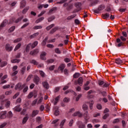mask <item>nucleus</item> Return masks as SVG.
<instances>
[{
  "label": "nucleus",
  "mask_w": 128,
  "mask_h": 128,
  "mask_svg": "<svg viewBox=\"0 0 128 128\" xmlns=\"http://www.w3.org/2000/svg\"><path fill=\"white\" fill-rule=\"evenodd\" d=\"M54 24H52L48 26H47L46 28V30H50V28H54Z\"/></svg>",
  "instance_id": "nucleus-33"
},
{
  "label": "nucleus",
  "mask_w": 128,
  "mask_h": 128,
  "mask_svg": "<svg viewBox=\"0 0 128 128\" xmlns=\"http://www.w3.org/2000/svg\"><path fill=\"white\" fill-rule=\"evenodd\" d=\"M40 112H44V105H41L40 108Z\"/></svg>",
  "instance_id": "nucleus-62"
},
{
  "label": "nucleus",
  "mask_w": 128,
  "mask_h": 128,
  "mask_svg": "<svg viewBox=\"0 0 128 128\" xmlns=\"http://www.w3.org/2000/svg\"><path fill=\"white\" fill-rule=\"evenodd\" d=\"M102 16L104 20H108L110 18V14L108 13H106L102 14Z\"/></svg>",
  "instance_id": "nucleus-20"
},
{
  "label": "nucleus",
  "mask_w": 128,
  "mask_h": 128,
  "mask_svg": "<svg viewBox=\"0 0 128 128\" xmlns=\"http://www.w3.org/2000/svg\"><path fill=\"white\" fill-rule=\"evenodd\" d=\"M54 18H56V17L54 16L48 18V22H52V20H54Z\"/></svg>",
  "instance_id": "nucleus-42"
},
{
  "label": "nucleus",
  "mask_w": 128,
  "mask_h": 128,
  "mask_svg": "<svg viewBox=\"0 0 128 128\" xmlns=\"http://www.w3.org/2000/svg\"><path fill=\"white\" fill-rule=\"evenodd\" d=\"M89 2H91V4H90V6H96L97 4H98V0H95L93 1L92 0H88Z\"/></svg>",
  "instance_id": "nucleus-11"
},
{
  "label": "nucleus",
  "mask_w": 128,
  "mask_h": 128,
  "mask_svg": "<svg viewBox=\"0 0 128 128\" xmlns=\"http://www.w3.org/2000/svg\"><path fill=\"white\" fill-rule=\"evenodd\" d=\"M38 41L34 42L32 44H31L32 48H36V46H38Z\"/></svg>",
  "instance_id": "nucleus-22"
},
{
  "label": "nucleus",
  "mask_w": 128,
  "mask_h": 128,
  "mask_svg": "<svg viewBox=\"0 0 128 128\" xmlns=\"http://www.w3.org/2000/svg\"><path fill=\"white\" fill-rule=\"evenodd\" d=\"M26 6V2H24L23 3H22L20 6V8H24Z\"/></svg>",
  "instance_id": "nucleus-61"
},
{
  "label": "nucleus",
  "mask_w": 128,
  "mask_h": 128,
  "mask_svg": "<svg viewBox=\"0 0 128 128\" xmlns=\"http://www.w3.org/2000/svg\"><path fill=\"white\" fill-rule=\"evenodd\" d=\"M14 72L12 73V74H11V76H16V74H18V70H15V71H13Z\"/></svg>",
  "instance_id": "nucleus-51"
},
{
  "label": "nucleus",
  "mask_w": 128,
  "mask_h": 128,
  "mask_svg": "<svg viewBox=\"0 0 128 128\" xmlns=\"http://www.w3.org/2000/svg\"><path fill=\"white\" fill-rule=\"evenodd\" d=\"M73 116H78V118H82V114L80 112H76L73 114Z\"/></svg>",
  "instance_id": "nucleus-9"
},
{
  "label": "nucleus",
  "mask_w": 128,
  "mask_h": 128,
  "mask_svg": "<svg viewBox=\"0 0 128 128\" xmlns=\"http://www.w3.org/2000/svg\"><path fill=\"white\" fill-rule=\"evenodd\" d=\"M76 14L71 15L70 16H68L67 18V20H72V18H76Z\"/></svg>",
  "instance_id": "nucleus-23"
},
{
  "label": "nucleus",
  "mask_w": 128,
  "mask_h": 128,
  "mask_svg": "<svg viewBox=\"0 0 128 128\" xmlns=\"http://www.w3.org/2000/svg\"><path fill=\"white\" fill-rule=\"evenodd\" d=\"M26 66H24L21 68L20 72H21L22 74H24V72H26Z\"/></svg>",
  "instance_id": "nucleus-37"
},
{
  "label": "nucleus",
  "mask_w": 128,
  "mask_h": 128,
  "mask_svg": "<svg viewBox=\"0 0 128 128\" xmlns=\"http://www.w3.org/2000/svg\"><path fill=\"white\" fill-rule=\"evenodd\" d=\"M44 20V18L42 17L36 20L35 22L36 24H38L39 22H42V20Z\"/></svg>",
  "instance_id": "nucleus-24"
},
{
  "label": "nucleus",
  "mask_w": 128,
  "mask_h": 128,
  "mask_svg": "<svg viewBox=\"0 0 128 128\" xmlns=\"http://www.w3.org/2000/svg\"><path fill=\"white\" fill-rule=\"evenodd\" d=\"M16 29V26H12L8 30V32H12Z\"/></svg>",
  "instance_id": "nucleus-41"
},
{
  "label": "nucleus",
  "mask_w": 128,
  "mask_h": 128,
  "mask_svg": "<svg viewBox=\"0 0 128 128\" xmlns=\"http://www.w3.org/2000/svg\"><path fill=\"white\" fill-rule=\"evenodd\" d=\"M32 46V43L28 44L26 48V52H30V47Z\"/></svg>",
  "instance_id": "nucleus-21"
},
{
  "label": "nucleus",
  "mask_w": 128,
  "mask_h": 128,
  "mask_svg": "<svg viewBox=\"0 0 128 128\" xmlns=\"http://www.w3.org/2000/svg\"><path fill=\"white\" fill-rule=\"evenodd\" d=\"M96 108H97L98 110H102V104H97Z\"/></svg>",
  "instance_id": "nucleus-63"
},
{
  "label": "nucleus",
  "mask_w": 128,
  "mask_h": 128,
  "mask_svg": "<svg viewBox=\"0 0 128 128\" xmlns=\"http://www.w3.org/2000/svg\"><path fill=\"white\" fill-rule=\"evenodd\" d=\"M18 96H20V92H18L16 94L12 97V98H14V100L16 98H18Z\"/></svg>",
  "instance_id": "nucleus-48"
},
{
  "label": "nucleus",
  "mask_w": 128,
  "mask_h": 128,
  "mask_svg": "<svg viewBox=\"0 0 128 128\" xmlns=\"http://www.w3.org/2000/svg\"><path fill=\"white\" fill-rule=\"evenodd\" d=\"M104 8H106V6L104 4H100L97 9L94 10V12L95 14H100V12L102 10H104Z\"/></svg>",
  "instance_id": "nucleus-2"
},
{
  "label": "nucleus",
  "mask_w": 128,
  "mask_h": 128,
  "mask_svg": "<svg viewBox=\"0 0 128 128\" xmlns=\"http://www.w3.org/2000/svg\"><path fill=\"white\" fill-rule=\"evenodd\" d=\"M82 98V94H80L76 98V102H78L80 100V98Z\"/></svg>",
  "instance_id": "nucleus-60"
},
{
  "label": "nucleus",
  "mask_w": 128,
  "mask_h": 128,
  "mask_svg": "<svg viewBox=\"0 0 128 128\" xmlns=\"http://www.w3.org/2000/svg\"><path fill=\"white\" fill-rule=\"evenodd\" d=\"M20 62V60L18 59H13L11 60V62H12V64H16V62L18 64V62Z\"/></svg>",
  "instance_id": "nucleus-28"
},
{
  "label": "nucleus",
  "mask_w": 128,
  "mask_h": 128,
  "mask_svg": "<svg viewBox=\"0 0 128 128\" xmlns=\"http://www.w3.org/2000/svg\"><path fill=\"white\" fill-rule=\"evenodd\" d=\"M39 112H40L38 111V110H33L32 113V118H34V116H36L38 114Z\"/></svg>",
  "instance_id": "nucleus-15"
},
{
  "label": "nucleus",
  "mask_w": 128,
  "mask_h": 128,
  "mask_svg": "<svg viewBox=\"0 0 128 128\" xmlns=\"http://www.w3.org/2000/svg\"><path fill=\"white\" fill-rule=\"evenodd\" d=\"M54 110H55V111L54 112V116H60V111L58 110V107H54Z\"/></svg>",
  "instance_id": "nucleus-10"
},
{
  "label": "nucleus",
  "mask_w": 128,
  "mask_h": 128,
  "mask_svg": "<svg viewBox=\"0 0 128 128\" xmlns=\"http://www.w3.org/2000/svg\"><path fill=\"white\" fill-rule=\"evenodd\" d=\"M6 124H8L7 122H4L3 124H1L0 125V128H4V126H6Z\"/></svg>",
  "instance_id": "nucleus-52"
},
{
  "label": "nucleus",
  "mask_w": 128,
  "mask_h": 128,
  "mask_svg": "<svg viewBox=\"0 0 128 128\" xmlns=\"http://www.w3.org/2000/svg\"><path fill=\"white\" fill-rule=\"evenodd\" d=\"M6 64H8V62H1L0 67L1 68H4V66H6Z\"/></svg>",
  "instance_id": "nucleus-38"
},
{
  "label": "nucleus",
  "mask_w": 128,
  "mask_h": 128,
  "mask_svg": "<svg viewBox=\"0 0 128 128\" xmlns=\"http://www.w3.org/2000/svg\"><path fill=\"white\" fill-rule=\"evenodd\" d=\"M8 24V20H4L0 26V28H4Z\"/></svg>",
  "instance_id": "nucleus-18"
},
{
  "label": "nucleus",
  "mask_w": 128,
  "mask_h": 128,
  "mask_svg": "<svg viewBox=\"0 0 128 128\" xmlns=\"http://www.w3.org/2000/svg\"><path fill=\"white\" fill-rule=\"evenodd\" d=\"M74 6L77 8H80L82 6V4L80 2H77L75 4Z\"/></svg>",
  "instance_id": "nucleus-40"
},
{
  "label": "nucleus",
  "mask_w": 128,
  "mask_h": 128,
  "mask_svg": "<svg viewBox=\"0 0 128 128\" xmlns=\"http://www.w3.org/2000/svg\"><path fill=\"white\" fill-rule=\"evenodd\" d=\"M28 90V86L25 85V86H24V88L22 90V92H24V94H26V92Z\"/></svg>",
  "instance_id": "nucleus-32"
},
{
  "label": "nucleus",
  "mask_w": 128,
  "mask_h": 128,
  "mask_svg": "<svg viewBox=\"0 0 128 128\" xmlns=\"http://www.w3.org/2000/svg\"><path fill=\"white\" fill-rule=\"evenodd\" d=\"M102 96H107V94L106 92L104 91V92H100V93Z\"/></svg>",
  "instance_id": "nucleus-50"
},
{
  "label": "nucleus",
  "mask_w": 128,
  "mask_h": 128,
  "mask_svg": "<svg viewBox=\"0 0 128 128\" xmlns=\"http://www.w3.org/2000/svg\"><path fill=\"white\" fill-rule=\"evenodd\" d=\"M14 114H12V111H9L7 114V117L8 118H12Z\"/></svg>",
  "instance_id": "nucleus-26"
},
{
  "label": "nucleus",
  "mask_w": 128,
  "mask_h": 128,
  "mask_svg": "<svg viewBox=\"0 0 128 128\" xmlns=\"http://www.w3.org/2000/svg\"><path fill=\"white\" fill-rule=\"evenodd\" d=\"M68 2V0H61L60 2H57V4H64V2Z\"/></svg>",
  "instance_id": "nucleus-55"
},
{
  "label": "nucleus",
  "mask_w": 128,
  "mask_h": 128,
  "mask_svg": "<svg viewBox=\"0 0 128 128\" xmlns=\"http://www.w3.org/2000/svg\"><path fill=\"white\" fill-rule=\"evenodd\" d=\"M38 52H40L38 49H35L32 51L30 52V56H36Z\"/></svg>",
  "instance_id": "nucleus-5"
},
{
  "label": "nucleus",
  "mask_w": 128,
  "mask_h": 128,
  "mask_svg": "<svg viewBox=\"0 0 128 128\" xmlns=\"http://www.w3.org/2000/svg\"><path fill=\"white\" fill-rule=\"evenodd\" d=\"M60 96H58L55 98V102H54V106H56V104H58V100H60Z\"/></svg>",
  "instance_id": "nucleus-27"
},
{
  "label": "nucleus",
  "mask_w": 128,
  "mask_h": 128,
  "mask_svg": "<svg viewBox=\"0 0 128 128\" xmlns=\"http://www.w3.org/2000/svg\"><path fill=\"white\" fill-rule=\"evenodd\" d=\"M42 84L44 88H46V90H48L50 88V84H48V82H42Z\"/></svg>",
  "instance_id": "nucleus-8"
},
{
  "label": "nucleus",
  "mask_w": 128,
  "mask_h": 128,
  "mask_svg": "<svg viewBox=\"0 0 128 128\" xmlns=\"http://www.w3.org/2000/svg\"><path fill=\"white\" fill-rule=\"evenodd\" d=\"M26 86V84H22L21 82H18L15 86V90H22V88H24Z\"/></svg>",
  "instance_id": "nucleus-1"
},
{
  "label": "nucleus",
  "mask_w": 128,
  "mask_h": 128,
  "mask_svg": "<svg viewBox=\"0 0 128 128\" xmlns=\"http://www.w3.org/2000/svg\"><path fill=\"white\" fill-rule=\"evenodd\" d=\"M33 80L36 84H38V82H40V77H38V76H34Z\"/></svg>",
  "instance_id": "nucleus-6"
},
{
  "label": "nucleus",
  "mask_w": 128,
  "mask_h": 128,
  "mask_svg": "<svg viewBox=\"0 0 128 128\" xmlns=\"http://www.w3.org/2000/svg\"><path fill=\"white\" fill-rule=\"evenodd\" d=\"M84 118L85 120L84 124H86L88 122V120H90V116L88 115V111L84 113Z\"/></svg>",
  "instance_id": "nucleus-3"
},
{
  "label": "nucleus",
  "mask_w": 128,
  "mask_h": 128,
  "mask_svg": "<svg viewBox=\"0 0 128 128\" xmlns=\"http://www.w3.org/2000/svg\"><path fill=\"white\" fill-rule=\"evenodd\" d=\"M64 102H70V98H68L66 97L64 99Z\"/></svg>",
  "instance_id": "nucleus-59"
},
{
  "label": "nucleus",
  "mask_w": 128,
  "mask_h": 128,
  "mask_svg": "<svg viewBox=\"0 0 128 128\" xmlns=\"http://www.w3.org/2000/svg\"><path fill=\"white\" fill-rule=\"evenodd\" d=\"M78 82L80 86H82V82H84V79H82V78H79L78 80Z\"/></svg>",
  "instance_id": "nucleus-19"
},
{
  "label": "nucleus",
  "mask_w": 128,
  "mask_h": 128,
  "mask_svg": "<svg viewBox=\"0 0 128 128\" xmlns=\"http://www.w3.org/2000/svg\"><path fill=\"white\" fill-rule=\"evenodd\" d=\"M20 46H22V43H18L14 49V52L18 50Z\"/></svg>",
  "instance_id": "nucleus-29"
},
{
  "label": "nucleus",
  "mask_w": 128,
  "mask_h": 128,
  "mask_svg": "<svg viewBox=\"0 0 128 128\" xmlns=\"http://www.w3.org/2000/svg\"><path fill=\"white\" fill-rule=\"evenodd\" d=\"M46 56V53L44 52H43L41 53L40 55V58L42 60H46L45 56Z\"/></svg>",
  "instance_id": "nucleus-16"
},
{
  "label": "nucleus",
  "mask_w": 128,
  "mask_h": 128,
  "mask_svg": "<svg viewBox=\"0 0 128 128\" xmlns=\"http://www.w3.org/2000/svg\"><path fill=\"white\" fill-rule=\"evenodd\" d=\"M22 18H24L23 16L20 17L14 21V22L16 24H18V22H20Z\"/></svg>",
  "instance_id": "nucleus-35"
},
{
  "label": "nucleus",
  "mask_w": 128,
  "mask_h": 128,
  "mask_svg": "<svg viewBox=\"0 0 128 128\" xmlns=\"http://www.w3.org/2000/svg\"><path fill=\"white\" fill-rule=\"evenodd\" d=\"M14 110L15 112H20V110H22V108H20V105H18L17 106H16L14 108Z\"/></svg>",
  "instance_id": "nucleus-12"
},
{
  "label": "nucleus",
  "mask_w": 128,
  "mask_h": 128,
  "mask_svg": "<svg viewBox=\"0 0 128 128\" xmlns=\"http://www.w3.org/2000/svg\"><path fill=\"white\" fill-rule=\"evenodd\" d=\"M78 76H80V74H78V73H75L74 74V78H78Z\"/></svg>",
  "instance_id": "nucleus-56"
},
{
  "label": "nucleus",
  "mask_w": 128,
  "mask_h": 128,
  "mask_svg": "<svg viewBox=\"0 0 128 128\" xmlns=\"http://www.w3.org/2000/svg\"><path fill=\"white\" fill-rule=\"evenodd\" d=\"M66 120L64 119L62 121L60 125L61 128H62V126H64V122H66Z\"/></svg>",
  "instance_id": "nucleus-45"
},
{
  "label": "nucleus",
  "mask_w": 128,
  "mask_h": 128,
  "mask_svg": "<svg viewBox=\"0 0 128 128\" xmlns=\"http://www.w3.org/2000/svg\"><path fill=\"white\" fill-rule=\"evenodd\" d=\"M34 92H30L28 96V98H32L34 96Z\"/></svg>",
  "instance_id": "nucleus-34"
},
{
  "label": "nucleus",
  "mask_w": 128,
  "mask_h": 128,
  "mask_svg": "<svg viewBox=\"0 0 128 128\" xmlns=\"http://www.w3.org/2000/svg\"><path fill=\"white\" fill-rule=\"evenodd\" d=\"M64 68H66V65L64 64H62L58 66V70H60V72H62L64 70Z\"/></svg>",
  "instance_id": "nucleus-14"
},
{
  "label": "nucleus",
  "mask_w": 128,
  "mask_h": 128,
  "mask_svg": "<svg viewBox=\"0 0 128 128\" xmlns=\"http://www.w3.org/2000/svg\"><path fill=\"white\" fill-rule=\"evenodd\" d=\"M10 88V85L8 84V85H5L2 86V88L4 90H6V88Z\"/></svg>",
  "instance_id": "nucleus-49"
},
{
  "label": "nucleus",
  "mask_w": 128,
  "mask_h": 128,
  "mask_svg": "<svg viewBox=\"0 0 128 128\" xmlns=\"http://www.w3.org/2000/svg\"><path fill=\"white\" fill-rule=\"evenodd\" d=\"M10 101H6L5 104L6 108H10Z\"/></svg>",
  "instance_id": "nucleus-36"
},
{
  "label": "nucleus",
  "mask_w": 128,
  "mask_h": 128,
  "mask_svg": "<svg viewBox=\"0 0 128 128\" xmlns=\"http://www.w3.org/2000/svg\"><path fill=\"white\" fill-rule=\"evenodd\" d=\"M55 52H56V54H61L60 51V49L58 48H56L55 49Z\"/></svg>",
  "instance_id": "nucleus-64"
},
{
  "label": "nucleus",
  "mask_w": 128,
  "mask_h": 128,
  "mask_svg": "<svg viewBox=\"0 0 128 128\" xmlns=\"http://www.w3.org/2000/svg\"><path fill=\"white\" fill-rule=\"evenodd\" d=\"M56 30H58V27L56 26L52 29L50 32V34H54V32H56Z\"/></svg>",
  "instance_id": "nucleus-13"
},
{
  "label": "nucleus",
  "mask_w": 128,
  "mask_h": 128,
  "mask_svg": "<svg viewBox=\"0 0 128 128\" xmlns=\"http://www.w3.org/2000/svg\"><path fill=\"white\" fill-rule=\"evenodd\" d=\"M74 6V5H72V4H70L69 5H68V6L66 7V10H72V6Z\"/></svg>",
  "instance_id": "nucleus-39"
},
{
  "label": "nucleus",
  "mask_w": 128,
  "mask_h": 128,
  "mask_svg": "<svg viewBox=\"0 0 128 128\" xmlns=\"http://www.w3.org/2000/svg\"><path fill=\"white\" fill-rule=\"evenodd\" d=\"M39 73L42 78H44V72L40 70Z\"/></svg>",
  "instance_id": "nucleus-57"
},
{
  "label": "nucleus",
  "mask_w": 128,
  "mask_h": 128,
  "mask_svg": "<svg viewBox=\"0 0 128 128\" xmlns=\"http://www.w3.org/2000/svg\"><path fill=\"white\" fill-rule=\"evenodd\" d=\"M48 36H46L43 40L42 43V46H44L46 44V42H48Z\"/></svg>",
  "instance_id": "nucleus-17"
},
{
  "label": "nucleus",
  "mask_w": 128,
  "mask_h": 128,
  "mask_svg": "<svg viewBox=\"0 0 128 128\" xmlns=\"http://www.w3.org/2000/svg\"><path fill=\"white\" fill-rule=\"evenodd\" d=\"M6 118V111H2L0 113V118L1 120H4Z\"/></svg>",
  "instance_id": "nucleus-4"
},
{
  "label": "nucleus",
  "mask_w": 128,
  "mask_h": 128,
  "mask_svg": "<svg viewBox=\"0 0 128 128\" xmlns=\"http://www.w3.org/2000/svg\"><path fill=\"white\" fill-rule=\"evenodd\" d=\"M115 62L116 64H122V60L120 58L116 59Z\"/></svg>",
  "instance_id": "nucleus-25"
},
{
  "label": "nucleus",
  "mask_w": 128,
  "mask_h": 128,
  "mask_svg": "<svg viewBox=\"0 0 128 128\" xmlns=\"http://www.w3.org/2000/svg\"><path fill=\"white\" fill-rule=\"evenodd\" d=\"M22 38H18L16 39L15 40H14V44H16V42H22Z\"/></svg>",
  "instance_id": "nucleus-43"
},
{
  "label": "nucleus",
  "mask_w": 128,
  "mask_h": 128,
  "mask_svg": "<svg viewBox=\"0 0 128 128\" xmlns=\"http://www.w3.org/2000/svg\"><path fill=\"white\" fill-rule=\"evenodd\" d=\"M30 64H34V66H38V62H36V60H32L31 61H30Z\"/></svg>",
  "instance_id": "nucleus-31"
},
{
  "label": "nucleus",
  "mask_w": 128,
  "mask_h": 128,
  "mask_svg": "<svg viewBox=\"0 0 128 128\" xmlns=\"http://www.w3.org/2000/svg\"><path fill=\"white\" fill-rule=\"evenodd\" d=\"M46 46L49 48H54V44H48L46 45Z\"/></svg>",
  "instance_id": "nucleus-54"
},
{
  "label": "nucleus",
  "mask_w": 128,
  "mask_h": 128,
  "mask_svg": "<svg viewBox=\"0 0 128 128\" xmlns=\"http://www.w3.org/2000/svg\"><path fill=\"white\" fill-rule=\"evenodd\" d=\"M110 84L108 82H104V84H103L102 88H108V86H109Z\"/></svg>",
  "instance_id": "nucleus-47"
},
{
  "label": "nucleus",
  "mask_w": 128,
  "mask_h": 128,
  "mask_svg": "<svg viewBox=\"0 0 128 128\" xmlns=\"http://www.w3.org/2000/svg\"><path fill=\"white\" fill-rule=\"evenodd\" d=\"M109 116L110 114H105L102 117L103 120H106V118H108V116Z\"/></svg>",
  "instance_id": "nucleus-53"
},
{
  "label": "nucleus",
  "mask_w": 128,
  "mask_h": 128,
  "mask_svg": "<svg viewBox=\"0 0 128 128\" xmlns=\"http://www.w3.org/2000/svg\"><path fill=\"white\" fill-rule=\"evenodd\" d=\"M40 28H42V26H38L34 27V30H40Z\"/></svg>",
  "instance_id": "nucleus-46"
},
{
  "label": "nucleus",
  "mask_w": 128,
  "mask_h": 128,
  "mask_svg": "<svg viewBox=\"0 0 128 128\" xmlns=\"http://www.w3.org/2000/svg\"><path fill=\"white\" fill-rule=\"evenodd\" d=\"M40 120H42V118L40 116H38L36 118V122H40Z\"/></svg>",
  "instance_id": "nucleus-58"
},
{
  "label": "nucleus",
  "mask_w": 128,
  "mask_h": 128,
  "mask_svg": "<svg viewBox=\"0 0 128 128\" xmlns=\"http://www.w3.org/2000/svg\"><path fill=\"white\" fill-rule=\"evenodd\" d=\"M5 48L7 52H12V47L10 46V44H6Z\"/></svg>",
  "instance_id": "nucleus-7"
},
{
  "label": "nucleus",
  "mask_w": 128,
  "mask_h": 128,
  "mask_svg": "<svg viewBox=\"0 0 128 128\" xmlns=\"http://www.w3.org/2000/svg\"><path fill=\"white\" fill-rule=\"evenodd\" d=\"M28 117L26 116L24 117V118H23L22 121V123L23 124H26V122H28Z\"/></svg>",
  "instance_id": "nucleus-30"
},
{
  "label": "nucleus",
  "mask_w": 128,
  "mask_h": 128,
  "mask_svg": "<svg viewBox=\"0 0 128 128\" xmlns=\"http://www.w3.org/2000/svg\"><path fill=\"white\" fill-rule=\"evenodd\" d=\"M88 108V105H86V104H83L82 110H86Z\"/></svg>",
  "instance_id": "nucleus-44"
}]
</instances>
